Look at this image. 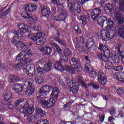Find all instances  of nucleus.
<instances>
[{"label":"nucleus","instance_id":"nucleus-26","mask_svg":"<svg viewBox=\"0 0 124 124\" xmlns=\"http://www.w3.org/2000/svg\"><path fill=\"white\" fill-rule=\"evenodd\" d=\"M39 119V117L37 114H34V115H30L27 118L28 121L31 124H33L36 121H37Z\"/></svg>","mask_w":124,"mask_h":124},{"label":"nucleus","instance_id":"nucleus-33","mask_svg":"<svg viewBox=\"0 0 124 124\" xmlns=\"http://www.w3.org/2000/svg\"><path fill=\"white\" fill-rule=\"evenodd\" d=\"M89 18L90 15L88 13L86 14V15H84L80 16V19L83 25H85L86 22H87V20H88V19H89Z\"/></svg>","mask_w":124,"mask_h":124},{"label":"nucleus","instance_id":"nucleus-28","mask_svg":"<svg viewBox=\"0 0 124 124\" xmlns=\"http://www.w3.org/2000/svg\"><path fill=\"white\" fill-rule=\"evenodd\" d=\"M35 115H38L39 119V118H42V117L45 116V110H43L41 108H36V113Z\"/></svg>","mask_w":124,"mask_h":124},{"label":"nucleus","instance_id":"nucleus-44","mask_svg":"<svg viewBox=\"0 0 124 124\" xmlns=\"http://www.w3.org/2000/svg\"><path fill=\"white\" fill-rule=\"evenodd\" d=\"M79 40L80 41V43H78V44H79V45H80V48H82V47H84L83 46L84 45H85V41L84 40V38H83V37L82 36H79Z\"/></svg>","mask_w":124,"mask_h":124},{"label":"nucleus","instance_id":"nucleus-42","mask_svg":"<svg viewBox=\"0 0 124 124\" xmlns=\"http://www.w3.org/2000/svg\"><path fill=\"white\" fill-rule=\"evenodd\" d=\"M112 69L113 70H115V71H123L124 70V68L122 66H113L112 67Z\"/></svg>","mask_w":124,"mask_h":124},{"label":"nucleus","instance_id":"nucleus-43","mask_svg":"<svg viewBox=\"0 0 124 124\" xmlns=\"http://www.w3.org/2000/svg\"><path fill=\"white\" fill-rule=\"evenodd\" d=\"M119 4V9L121 11H124V0H120Z\"/></svg>","mask_w":124,"mask_h":124},{"label":"nucleus","instance_id":"nucleus-4","mask_svg":"<svg viewBox=\"0 0 124 124\" xmlns=\"http://www.w3.org/2000/svg\"><path fill=\"white\" fill-rule=\"evenodd\" d=\"M115 31L116 29H115V28L114 27L109 29L108 31L102 30L101 31V35L102 39H103L104 41H108L109 38L112 39V38L116 35V32H115Z\"/></svg>","mask_w":124,"mask_h":124},{"label":"nucleus","instance_id":"nucleus-12","mask_svg":"<svg viewBox=\"0 0 124 124\" xmlns=\"http://www.w3.org/2000/svg\"><path fill=\"white\" fill-rule=\"evenodd\" d=\"M99 50L100 51H103L105 56L106 58H109L110 57V55H111V53L110 52V50L109 48L106 46H103V44L100 43L99 46Z\"/></svg>","mask_w":124,"mask_h":124},{"label":"nucleus","instance_id":"nucleus-18","mask_svg":"<svg viewBox=\"0 0 124 124\" xmlns=\"http://www.w3.org/2000/svg\"><path fill=\"white\" fill-rule=\"evenodd\" d=\"M92 14L93 21H95L101 14V10L98 8H95L92 10Z\"/></svg>","mask_w":124,"mask_h":124},{"label":"nucleus","instance_id":"nucleus-57","mask_svg":"<svg viewBox=\"0 0 124 124\" xmlns=\"http://www.w3.org/2000/svg\"><path fill=\"white\" fill-rule=\"evenodd\" d=\"M97 57L100 60H102L104 62H106V60H105L104 59V58H105V57L102 55V54H98Z\"/></svg>","mask_w":124,"mask_h":124},{"label":"nucleus","instance_id":"nucleus-22","mask_svg":"<svg viewBox=\"0 0 124 124\" xmlns=\"http://www.w3.org/2000/svg\"><path fill=\"white\" fill-rule=\"evenodd\" d=\"M21 16L23 18H25V19H29L31 22H35L37 18L34 16H31L30 14L26 12H23L21 14Z\"/></svg>","mask_w":124,"mask_h":124},{"label":"nucleus","instance_id":"nucleus-25","mask_svg":"<svg viewBox=\"0 0 124 124\" xmlns=\"http://www.w3.org/2000/svg\"><path fill=\"white\" fill-rule=\"evenodd\" d=\"M40 50L41 52L43 53V54H45V55H48V56H50V55H51V53L53 51L52 47L48 46L42 47L40 49Z\"/></svg>","mask_w":124,"mask_h":124},{"label":"nucleus","instance_id":"nucleus-8","mask_svg":"<svg viewBox=\"0 0 124 124\" xmlns=\"http://www.w3.org/2000/svg\"><path fill=\"white\" fill-rule=\"evenodd\" d=\"M34 110V107H33V105L31 104L29 105V103L26 102L23 106L21 107L19 111L21 113L29 116V115H31V114L33 113Z\"/></svg>","mask_w":124,"mask_h":124},{"label":"nucleus","instance_id":"nucleus-62","mask_svg":"<svg viewBox=\"0 0 124 124\" xmlns=\"http://www.w3.org/2000/svg\"><path fill=\"white\" fill-rule=\"evenodd\" d=\"M32 28L35 31H40V27L36 25H33Z\"/></svg>","mask_w":124,"mask_h":124},{"label":"nucleus","instance_id":"nucleus-64","mask_svg":"<svg viewBox=\"0 0 124 124\" xmlns=\"http://www.w3.org/2000/svg\"><path fill=\"white\" fill-rule=\"evenodd\" d=\"M105 68H106V69H110L111 68V65H110L109 62L106 64Z\"/></svg>","mask_w":124,"mask_h":124},{"label":"nucleus","instance_id":"nucleus-29","mask_svg":"<svg viewBox=\"0 0 124 124\" xmlns=\"http://www.w3.org/2000/svg\"><path fill=\"white\" fill-rule=\"evenodd\" d=\"M61 63V61L55 62L54 63V67L55 69L62 72L64 70V69H63V66H62V65Z\"/></svg>","mask_w":124,"mask_h":124},{"label":"nucleus","instance_id":"nucleus-39","mask_svg":"<svg viewBox=\"0 0 124 124\" xmlns=\"http://www.w3.org/2000/svg\"><path fill=\"white\" fill-rule=\"evenodd\" d=\"M10 10H11V8H8L5 12H4L0 15V18L1 19L4 18V17L10 12Z\"/></svg>","mask_w":124,"mask_h":124},{"label":"nucleus","instance_id":"nucleus-13","mask_svg":"<svg viewBox=\"0 0 124 124\" xmlns=\"http://www.w3.org/2000/svg\"><path fill=\"white\" fill-rule=\"evenodd\" d=\"M59 11L60 12V15L55 20L56 21H64L66 17L68 16L67 11L64 9H60Z\"/></svg>","mask_w":124,"mask_h":124},{"label":"nucleus","instance_id":"nucleus-23","mask_svg":"<svg viewBox=\"0 0 124 124\" xmlns=\"http://www.w3.org/2000/svg\"><path fill=\"white\" fill-rule=\"evenodd\" d=\"M60 94V91H59V89L57 87H55L52 89V92L51 93V96L52 98L51 99H54V100H56V102H57V99L58 97H59V95Z\"/></svg>","mask_w":124,"mask_h":124},{"label":"nucleus","instance_id":"nucleus-38","mask_svg":"<svg viewBox=\"0 0 124 124\" xmlns=\"http://www.w3.org/2000/svg\"><path fill=\"white\" fill-rule=\"evenodd\" d=\"M14 67V69H16V70H20L21 68H23L24 70H25V68H26V65L21 63L15 65Z\"/></svg>","mask_w":124,"mask_h":124},{"label":"nucleus","instance_id":"nucleus-11","mask_svg":"<svg viewBox=\"0 0 124 124\" xmlns=\"http://www.w3.org/2000/svg\"><path fill=\"white\" fill-rule=\"evenodd\" d=\"M18 29L20 30L21 33H29L31 31V29L25 23H20L18 25Z\"/></svg>","mask_w":124,"mask_h":124},{"label":"nucleus","instance_id":"nucleus-50","mask_svg":"<svg viewBox=\"0 0 124 124\" xmlns=\"http://www.w3.org/2000/svg\"><path fill=\"white\" fill-rule=\"evenodd\" d=\"M112 62L113 63H119L120 62V60L119 59V57L116 56L115 57L112 58Z\"/></svg>","mask_w":124,"mask_h":124},{"label":"nucleus","instance_id":"nucleus-36","mask_svg":"<svg viewBox=\"0 0 124 124\" xmlns=\"http://www.w3.org/2000/svg\"><path fill=\"white\" fill-rule=\"evenodd\" d=\"M105 10H108L110 13L114 12V5L111 4H107L105 7Z\"/></svg>","mask_w":124,"mask_h":124},{"label":"nucleus","instance_id":"nucleus-41","mask_svg":"<svg viewBox=\"0 0 124 124\" xmlns=\"http://www.w3.org/2000/svg\"><path fill=\"white\" fill-rule=\"evenodd\" d=\"M24 10L25 11H29V12H32V11H34L31 6H30L29 5H26L24 7Z\"/></svg>","mask_w":124,"mask_h":124},{"label":"nucleus","instance_id":"nucleus-15","mask_svg":"<svg viewBox=\"0 0 124 124\" xmlns=\"http://www.w3.org/2000/svg\"><path fill=\"white\" fill-rule=\"evenodd\" d=\"M13 90L16 93H17L18 94L21 95L24 93V87L23 85L19 84H16L13 87Z\"/></svg>","mask_w":124,"mask_h":124},{"label":"nucleus","instance_id":"nucleus-24","mask_svg":"<svg viewBox=\"0 0 124 124\" xmlns=\"http://www.w3.org/2000/svg\"><path fill=\"white\" fill-rule=\"evenodd\" d=\"M41 13L42 15L44 17H49V15L50 13H51V11L50 10V8L45 6L41 8Z\"/></svg>","mask_w":124,"mask_h":124},{"label":"nucleus","instance_id":"nucleus-53","mask_svg":"<svg viewBox=\"0 0 124 124\" xmlns=\"http://www.w3.org/2000/svg\"><path fill=\"white\" fill-rule=\"evenodd\" d=\"M91 85L93 86L94 90H97L99 88V85L95 82H92Z\"/></svg>","mask_w":124,"mask_h":124},{"label":"nucleus","instance_id":"nucleus-2","mask_svg":"<svg viewBox=\"0 0 124 124\" xmlns=\"http://www.w3.org/2000/svg\"><path fill=\"white\" fill-rule=\"evenodd\" d=\"M45 36V34L42 32H39L34 35L28 34L29 38L34 41L35 44L37 45H44Z\"/></svg>","mask_w":124,"mask_h":124},{"label":"nucleus","instance_id":"nucleus-61","mask_svg":"<svg viewBox=\"0 0 124 124\" xmlns=\"http://www.w3.org/2000/svg\"><path fill=\"white\" fill-rule=\"evenodd\" d=\"M67 83L68 86H72V85L74 84V83L72 82V80H70L69 79H67Z\"/></svg>","mask_w":124,"mask_h":124},{"label":"nucleus","instance_id":"nucleus-46","mask_svg":"<svg viewBox=\"0 0 124 124\" xmlns=\"http://www.w3.org/2000/svg\"><path fill=\"white\" fill-rule=\"evenodd\" d=\"M52 3L55 4V5H61L62 4V0H52Z\"/></svg>","mask_w":124,"mask_h":124},{"label":"nucleus","instance_id":"nucleus-21","mask_svg":"<svg viewBox=\"0 0 124 124\" xmlns=\"http://www.w3.org/2000/svg\"><path fill=\"white\" fill-rule=\"evenodd\" d=\"M98 80L101 85H105L107 83V78L104 74L100 73L98 76Z\"/></svg>","mask_w":124,"mask_h":124},{"label":"nucleus","instance_id":"nucleus-35","mask_svg":"<svg viewBox=\"0 0 124 124\" xmlns=\"http://www.w3.org/2000/svg\"><path fill=\"white\" fill-rule=\"evenodd\" d=\"M116 49L119 54L120 57H121L122 62L124 64V51L121 52V46L120 45L116 46Z\"/></svg>","mask_w":124,"mask_h":124},{"label":"nucleus","instance_id":"nucleus-60","mask_svg":"<svg viewBox=\"0 0 124 124\" xmlns=\"http://www.w3.org/2000/svg\"><path fill=\"white\" fill-rule=\"evenodd\" d=\"M118 24H119L120 25H122V24H124V18H120L119 19H118Z\"/></svg>","mask_w":124,"mask_h":124},{"label":"nucleus","instance_id":"nucleus-19","mask_svg":"<svg viewBox=\"0 0 124 124\" xmlns=\"http://www.w3.org/2000/svg\"><path fill=\"white\" fill-rule=\"evenodd\" d=\"M72 55V53H71V51H70L69 49L67 48L64 50L63 54L60 55V57L62 60L66 61V60H67V59Z\"/></svg>","mask_w":124,"mask_h":124},{"label":"nucleus","instance_id":"nucleus-34","mask_svg":"<svg viewBox=\"0 0 124 124\" xmlns=\"http://www.w3.org/2000/svg\"><path fill=\"white\" fill-rule=\"evenodd\" d=\"M51 68H52V62L49 61L45 65L44 70L45 72H49V71H51Z\"/></svg>","mask_w":124,"mask_h":124},{"label":"nucleus","instance_id":"nucleus-56","mask_svg":"<svg viewBox=\"0 0 124 124\" xmlns=\"http://www.w3.org/2000/svg\"><path fill=\"white\" fill-rule=\"evenodd\" d=\"M117 93L119 95H122L124 93V89L122 88H120L117 90Z\"/></svg>","mask_w":124,"mask_h":124},{"label":"nucleus","instance_id":"nucleus-51","mask_svg":"<svg viewBox=\"0 0 124 124\" xmlns=\"http://www.w3.org/2000/svg\"><path fill=\"white\" fill-rule=\"evenodd\" d=\"M44 87L45 88L46 93H49V92H50L51 90H52V87H51L49 85L44 86Z\"/></svg>","mask_w":124,"mask_h":124},{"label":"nucleus","instance_id":"nucleus-55","mask_svg":"<svg viewBox=\"0 0 124 124\" xmlns=\"http://www.w3.org/2000/svg\"><path fill=\"white\" fill-rule=\"evenodd\" d=\"M74 29L75 31H76L78 32V33H81V30L80 29V27H79L78 25H75L74 27Z\"/></svg>","mask_w":124,"mask_h":124},{"label":"nucleus","instance_id":"nucleus-3","mask_svg":"<svg viewBox=\"0 0 124 124\" xmlns=\"http://www.w3.org/2000/svg\"><path fill=\"white\" fill-rule=\"evenodd\" d=\"M73 0H67L68 7H69L71 13L74 15H75L76 13L80 14L81 12V5H80V2L78 0H76L74 2L73 6L72 5V2Z\"/></svg>","mask_w":124,"mask_h":124},{"label":"nucleus","instance_id":"nucleus-48","mask_svg":"<svg viewBox=\"0 0 124 124\" xmlns=\"http://www.w3.org/2000/svg\"><path fill=\"white\" fill-rule=\"evenodd\" d=\"M108 27H109V28H113V26H114V22L110 19H108L107 21Z\"/></svg>","mask_w":124,"mask_h":124},{"label":"nucleus","instance_id":"nucleus-40","mask_svg":"<svg viewBox=\"0 0 124 124\" xmlns=\"http://www.w3.org/2000/svg\"><path fill=\"white\" fill-rule=\"evenodd\" d=\"M22 102H24V99H18L16 100L14 102V105L15 107H18V106L22 103Z\"/></svg>","mask_w":124,"mask_h":124},{"label":"nucleus","instance_id":"nucleus-17","mask_svg":"<svg viewBox=\"0 0 124 124\" xmlns=\"http://www.w3.org/2000/svg\"><path fill=\"white\" fill-rule=\"evenodd\" d=\"M85 70L87 72H89V75L91 77H93V78L96 77V75H97V73L93 71L91 64H86L85 65Z\"/></svg>","mask_w":124,"mask_h":124},{"label":"nucleus","instance_id":"nucleus-10","mask_svg":"<svg viewBox=\"0 0 124 124\" xmlns=\"http://www.w3.org/2000/svg\"><path fill=\"white\" fill-rule=\"evenodd\" d=\"M24 73L27 74L29 76L32 75V76H34L35 74V69L34 64H28L26 65L25 68L23 70Z\"/></svg>","mask_w":124,"mask_h":124},{"label":"nucleus","instance_id":"nucleus-45","mask_svg":"<svg viewBox=\"0 0 124 124\" xmlns=\"http://www.w3.org/2000/svg\"><path fill=\"white\" fill-rule=\"evenodd\" d=\"M118 34L121 38H124V31L122 28H120L118 31Z\"/></svg>","mask_w":124,"mask_h":124},{"label":"nucleus","instance_id":"nucleus-20","mask_svg":"<svg viewBox=\"0 0 124 124\" xmlns=\"http://www.w3.org/2000/svg\"><path fill=\"white\" fill-rule=\"evenodd\" d=\"M80 83L78 82L73 83L71 86H70V92L73 93L74 94H76L78 93V90H79V86Z\"/></svg>","mask_w":124,"mask_h":124},{"label":"nucleus","instance_id":"nucleus-58","mask_svg":"<svg viewBox=\"0 0 124 124\" xmlns=\"http://www.w3.org/2000/svg\"><path fill=\"white\" fill-rule=\"evenodd\" d=\"M43 71H44V68H42L41 67H39L37 69V72L38 73H40V74H41Z\"/></svg>","mask_w":124,"mask_h":124},{"label":"nucleus","instance_id":"nucleus-27","mask_svg":"<svg viewBox=\"0 0 124 124\" xmlns=\"http://www.w3.org/2000/svg\"><path fill=\"white\" fill-rule=\"evenodd\" d=\"M46 93V91L45 90V88L44 87V86L41 87L39 91L38 92V94H39L37 96V99H43L44 98V95L45 94V93Z\"/></svg>","mask_w":124,"mask_h":124},{"label":"nucleus","instance_id":"nucleus-1","mask_svg":"<svg viewBox=\"0 0 124 124\" xmlns=\"http://www.w3.org/2000/svg\"><path fill=\"white\" fill-rule=\"evenodd\" d=\"M31 56L32 52L30 48H28L25 51L20 52L16 57V61H18L22 63L23 62L25 63H31Z\"/></svg>","mask_w":124,"mask_h":124},{"label":"nucleus","instance_id":"nucleus-49","mask_svg":"<svg viewBox=\"0 0 124 124\" xmlns=\"http://www.w3.org/2000/svg\"><path fill=\"white\" fill-rule=\"evenodd\" d=\"M109 113L112 116H115L116 115V109L115 108L111 107L109 109Z\"/></svg>","mask_w":124,"mask_h":124},{"label":"nucleus","instance_id":"nucleus-47","mask_svg":"<svg viewBox=\"0 0 124 124\" xmlns=\"http://www.w3.org/2000/svg\"><path fill=\"white\" fill-rule=\"evenodd\" d=\"M78 80L79 82V83H80V85L83 87L85 89H87V85H86V84L84 82H83V81L82 80V78H78Z\"/></svg>","mask_w":124,"mask_h":124},{"label":"nucleus","instance_id":"nucleus-14","mask_svg":"<svg viewBox=\"0 0 124 124\" xmlns=\"http://www.w3.org/2000/svg\"><path fill=\"white\" fill-rule=\"evenodd\" d=\"M4 97L5 100L2 101V104H7V102L9 103L11 101L12 98V94L9 91H6L4 92Z\"/></svg>","mask_w":124,"mask_h":124},{"label":"nucleus","instance_id":"nucleus-16","mask_svg":"<svg viewBox=\"0 0 124 124\" xmlns=\"http://www.w3.org/2000/svg\"><path fill=\"white\" fill-rule=\"evenodd\" d=\"M56 100L54 99H50L48 101L42 100L41 104L42 106H46L47 108H51L55 104Z\"/></svg>","mask_w":124,"mask_h":124},{"label":"nucleus","instance_id":"nucleus-31","mask_svg":"<svg viewBox=\"0 0 124 124\" xmlns=\"http://www.w3.org/2000/svg\"><path fill=\"white\" fill-rule=\"evenodd\" d=\"M114 78L117 80L119 81H124V73H122V75L120 73H115L114 75Z\"/></svg>","mask_w":124,"mask_h":124},{"label":"nucleus","instance_id":"nucleus-59","mask_svg":"<svg viewBox=\"0 0 124 124\" xmlns=\"http://www.w3.org/2000/svg\"><path fill=\"white\" fill-rule=\"evenodd\" d=\"M36 81L38 84H42V82H43V79L39 77L36 79Z\"/></svg>","mask_w":124,"mask_h":124},{"label":"nucleus","instance_id":"nucleus-6","mask_svg":"<svg viewBox=\"0 0 124 124\" xmlns=\"http://www.w3.org/2000/svg\"><path fill=\"white\" fill-rule=\"evenodd\" d=\"M70 64L72 65V67L66 65L65 68L67 72H70V73H73L75 71H78L75 69H77L80 67V62L79 60L76 59L75 58H73L70 61Z\"/></svg>","mask_w":124,"mask_h":124},{"label":"nucleus","instance_id":"nucleus-9","mask_svg":"<svg viewBox=\"0 0 124 124\" xmlns=\"http://www.w3.org/2000/svg\"><path fill=\"white\" fill-rule=\"evenodd\" d=\"M12 42L14 44L18 49L23 50L24 48H27L28 45H25L24 42L20 41L19 37H14L12 39Z\"/></svg>","mask_w":124,"mask_h":124},{"label":"nucleus","instance_id":"nucleus-32","mask_svg":"<svg viewBox=\"0 0 124 124\" xmlns=\"http://www.w3.org/2000/svg\"><path fill=\"white\" fill-rule=\"evenodd\" d=\"M105 21H107V17L105 16H102L98 18L97 22L99 26H102Z\"/></svg>","mask_w":124,"mask_h":124},{"label":"nucleus","instance_id":"nucleus-63","mask_svg":"<svg viewBox=\"0 0 124 124\" xmlns=\"http://www.w3.org/2000/svg\"><path fill=\"white\" fill-rule=\"evenodd\" d=\"M115 20H119L121 19V14H117L115 16Z\"/></svg>","mask_w":124,"mask_h":124},{"label":"nucleus","instance_id":"nucleus-52","mask_svg":"<svg viewBox=\"0 0 124 124\" xmlns=\"http://www.w3.org/2000/svg\"><path fill=\"white\" fill-rule=\"evenodd\" d=\"M53 46L56 49V50H57L58 53H61V52H62V49L60 48V46H59L58 44L56 43L53 44Z\"/></svg>","mask_w":124,"mask_h":124},{"label":"nucleus","instance_id":"nucleus-54","mask_svg":"<svg viewBox=\"0 0 124 124\" xmlns=\"http://www.w3.org/2000/svg\"><path fill=\"white\" fill-rule=\"evenodd\" d=\"M4 105H7L10 109V110H12L13 109V105L11 104V101H10V102L8 103L7 102V104H3Z\"/></svg>","mask_w":124,"mask_h":124},{"label":"nucleus","instance_id":"nucleus-5","mask_svg":"<svg viewBox=\"0 0 124 124\" xmlns=\"http://www.w3.org/2000/svg\"><path fill=\"white\" fill-rule=\"evenodd\" d=\"M95 47H96L95 43H94L92 38H89L87 40L85 48L84 47H81V45H80L79 43H77L76 45V48L80 52H85L89 50V48L91 49H94Z\"/></svg>","mask_w":124,"mask_h":124},{"label":"nucleus","instance_id":"nucleus-30","mask_svg":"<svg viewBox=\"0 0 124 124\" xmlns=\"http://www.w3.org/2000/svg\"><path fill=\"white\" fill-rule=\"evenodd\" d=\"M55 37V41L58 42V43L61 44L62 46H66V42H65V40L59 38V37H60L59 33H57Z\"/></svg>","mask_w":124,"mask_h":124},{"label":"nucleus","instance_id":"nucleus-7","mask_svg":"<svg viewBox=\"0 0 124 124\" xmlns=\"http://www.w3.org/2000/svg\"><path fill=\"white\" fill-rule=\"evenodd\" d=\"M23 84L26 87H27L26 94L28 96H31L34 92V87H33V79L29 78L26 79L23 81Z\"/></svg>","mask_w":124,"mask_h":124},{"label":"nucleus","instance_id":"nucleus-37","mask_svg":"<svg viewBox=\"0 0 124 124\" xmlns=\"http://www.w3.org/2000/svg\"><path fill=\"white\" fill-rule=\"evenodd\" d=\"M20 81V78L17 76H12L9 79L10 83H16V82H19Z\"/></svg>","mask_w":124,"mask_h":124}]
</instances>
